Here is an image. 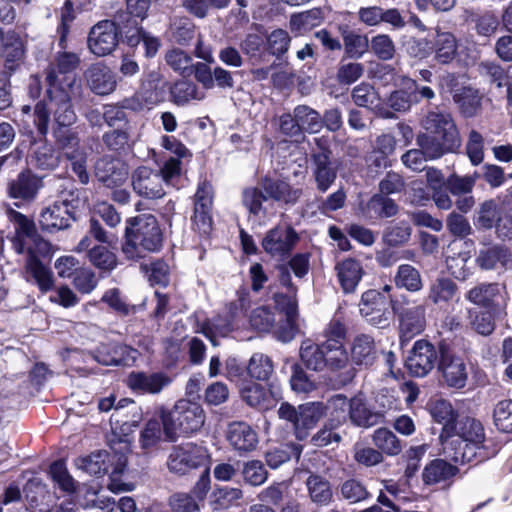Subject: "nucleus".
<instances>
[{"label":"nucleus","instance_id":"obj_1","mask_svg":"<svg viewBox=\"0 0 512 512\" xmlns=\"http://www.w3.org/2000/svg\"><path fill=\"white\" fill-rule=\"evenodd\" d=\"M484 439L481 423L473 418L456 419L454 424H445L440 434L443 455L455 463L470 462L475 448Z\"/></svg>","mask_w":512,"mask_h":512},{"label":"nucleus","instance_id":"obj_2","mask_svg":"<svg viewBox=\"0 0 512 512\" xmlns=\"http://www.w3.org/2000/svg\"><path fill=\"white\" fill-rule=\"evenodd\" d=\"M421 126L432 136L423 133L417 136L416 141L431 158H440L459 148V132L449 113L429 111L422 119Z\"/></svg>","mask_w":512,"mask_h":512},{"label":"nucleus","instance_id":"obj_3","mask_svg":"<svg viewBox=\"0 0 512 512\" xmlns=\"http://www.w3.org/2000/svg\"><path fill=\"white\" fill-rule=\"evenodd\" d=\"M163 242L162 231L155 216L142 214L127 220L122 253L128 260H139L146 253L157 252Z\"/></svg>","mask_w":512,"mask_h":512},{"label":"nucleus","instance_id":"obj_4","mask_svg":"<svg viewBox=\"0 0 512 512\" xmlns=\"http://www.w3.org/2000/svg\"><path fill=\"white\" fill-rule=\"evenodd\" d=\"M50 107L47 108L44 102H38L34 107L33 121L39 134L45 137L48 133V124L50 113H53L56 127L54 131L59 129H69L76 120L77 116L71 103V98L75 92L74 89H64L60 86L48 88Z\"/></svg>","mask_w":512,"mask_h":512},{"label":"nucleus","instance_id":"obj_5","mask_svg":"<svg viewBox=\"0 0 512 512\" xmlns=\"http://www.w3.org/2000/svg\"><path fill=\"white\" fill-rule=\"evenodd\" d=\"M205 411L196 402L178 400L169 411H162L163 433L168 441L174 442L181 436L197 433L204 425Z\"/></svg>","mask_w":512,"mask_h":512},{"label":"nucleus","instance_id":"obj_6","mask_svg":"<svg viewBox=\"0 0 512 512\" xmlns=\"http://www.w3.org/2000/svg\"><path fill=\"white\" fill-rule=\"evenodd\" d=\"M54 139L79 182L87 184L90 179L88 148L81 144L78 133L72 129H59L54 131Z\"/></svg>","mask_w":512,"mask_h":512},{"label":"nucleus","instance_id":"obj_7","mask_svg":"<svg viewBox=\"0 0 512 512\" xmlns=\"http://www.w3.org/2000/svg\"><path fill=\"white\" fill-rule=\"evenodd\" d=\"M210 456L207 449L193 442L175 445L167 458L169 472L177 475H185L191 470L209 465Z\"/></svg>","mask_w":512,"mask_h":512},{"label":"nucleus","instance_id":"obj_8","mask_svg":"<svg viewBox=\"0 0 512 512\" xmlns=\"http://www.w3.org/2000/svg\"><path fill=\"white\" fill-rule=\"evenodd\" d=\"M390 304H395L392 299L380 291L370 289L362 294L358 306L360 315L369 325L385 329L391 322Z\"/></svg>","mask_w":512,"mask_h":512},{"label":"nucleus","instance_id":"obj_9","mask_svg":"<svg viewBox=\"0 0 512 512\" xmlns=\"http://www.w3.org/2000/svg\"><path fill=\"white\" fill-rule=\"evenodd\" d=\"M8 214L11 220L17 225L18 234H22L25 238L22 240L23 243L17 247L19 254L24 252V246H27V259L34 258L40 260V257H49L51 255V244L35 234V227L32 221L20 212L12 209L8 210Z\"/></svg>","mask_w":512,"mask_h":512},{"label":"nucleus","instance_id":"obj_10","mask_svg":"<svg viewBox=\"0 0 512 512\" xmlns=\"http://www.w3.org/2000/svg\"><path fill=\"white\" fill-rule=\"evenodd\" d=\"M393 310L399 318L402 344L424 331L426 327V307L424 305L410 302H407L406 306L393 304Z\"/></svg>","mask_w":512,"mask_h":512},{"label":"nucleus","instance_id":"obj_11","mask_svg":"<svg viewBox=\"0 0 512 512\" xmlns=\"http://www.w3.org/2000/svg\"><path fill=\"white\" fill-rule=\"evenodd\" d=\"M120 32L115 22L102 20L89 32L87 44L90 52L97 57L110 55L118 46Z\"/></svg>","mask_w":512,"mask_h":512},{"label":"nucleus","instance_id":"obj_12","mask_svg":"<svg viewBox=\"0 0 512 512\" xmlns=\"http://www.w3.org/2000/svg\"><path fill=\"white\" fill-rule=\"evenodd\" d=\"M438 352L435 346L425 340H417L406 358L405 365L409 373L415 377H425L435 367Z\"/></svg>","mask_w":512,"mask_h":512},{"label":"nucleus","instance_id":"obj_13","mask_svg":"<svg viewBox=\"0 0 512 512\" xmlns=\"http://www.w3.org/2000/svg\"><path fill=\"white\" fill-rule=\"evenodd\" d=\"M74 200L63 198L46 206L40 213L39 224L43 230L52 232L68 228L74 220Z\"/></svg>","mask_w":512,"mask_h":512},{"label":"nucleus","instance_id":"obj_14","mask_svg":"<svg viewBox=\"0 0 512 512\" xmlns=\"http://www.w3.org/2000/svg\"><path fill=\"white\" fill-rule=\"evenodd\" d=\"M133 191L140 197L150 200L160 199L166 195V186L161 174L147 166L138 167L131 175Z\"/></svg>","mask_w":512,"mask_h":512},{"label":"nucleus","instance_id":"obj_15","mask_svg":"<svg viewBox=\"0 0 512 512\" xmlns=\"http://www.w3.org/2000/svg\"><path fill=\"white\" fill-rule=\"evenodd\" d=\"M79 57L75 53L63 52L56 57V67L52 68L46 77L49 87L60 86L64 89L76 90V76L74 70L79 65Z\"/></svg>","mask_w":512,"mask_h":512},{"label":"nucleus","instance_id":"obj_16","mask_svg":"<svg viewBox=\"0 0 512 512\" xmlns=\"http://www.w3.org/2000/svg\"><path fill=\"white\" fill-rule=\"evenodd\" d=\"M298 239V235L292 227L279 225L266 233L262 240V247L273 257H283L290 253Z\"/></svg>","mask_w":512,"mask_h":512},{"label":"nucleus","instance_id":"obj_17","mask_svg":"<svg viewBox=\"0 0 512 512\" xmlns=\"http://www.w3.org/2000/svg\"><path fill=\"white\" fill-rule=\"evenodd\" d=\"M226 439L229 445L239 455L256 450L259 444L257 431L251 425L243 421H234L228 425Z\"/></svg>","mask_w":512,"mask_h":512},{"label":"nucleus","instance_id":"obj_18","mask_svg":"<svg viewBox=\"0 0 512 512\" xmlns=\"http://www.w3.org/2000/svg\"><path fill=\"white\" fill-rule=\"evenodd\" d=\"M240 393L249 406L262 410L273 407L282 396L281 388L276 383H271L267 391L260 384L251 382L241 388Z\"/></svg>","mask_w":512,"mask_h":512},{"label":"nucleus","instance_id":"obj_19","mask_svg":"<svg viewBox=\"0 0 512 512\" xmlns=\"http://www.w3.org/2000/svg\"><path fill=\"white\" fill-rule=\"evenodd\" d=\"M97 179L107 187L121 186L128 178L127 165L119 159L103 157L95 165Z\"/></svg>","mask_w":512,"mask_h":512},{"label":"nucleus","instance_id":"obj_20","mask_svg":"<svg viewBox=\"0 0 512 512\" xmlns=\"http://www.w3.org/2000/svg\"><path fill=\"white\" fill-rule=\"evenodd\" d=\"M261 187L268 199L285 205H295L303 194L301 187L292 186L281 179L265 177L261 180Z\"/></svg>","mask_w":512,"mask_h":512},{"label":"nucleus","instance_id":"obj_21","mask_svg":"<svg viewBox=\"0 0 512 512\" xmlns=\"http://www.w3.org/2000/svg\"><path fill=\"white\" fill-rule=\"evenodd\" d=\"M127 385L134 391L142 394H159L168 387L172 379L165 373L132 372L127 377Z\"/></svg>","mask_w":512,"mask_h":512},{"label":"nucleus","instance_id":"obj_22","mask_svg":"<svg viewBox=\"0 0 512 512\" xmlns=\"http://www.w3.org/2000/svg\"><path fill=\"white\" fill-rule=\"evenodd\" d=\"M439 367L443 379L449 387L463 388L468 379L467 367L464 360L448 352H442Z\"/></svg>","mask_w":512,"mask_h":512},{"label":"nucleus","instance_id":"obj_23","mask_svg":"<svg viewBox=\"0 0 512 512\" xmlns=\"http://www.w3.org/2000/svg\"><path fill=\"white\" fill-rule=\"evenodd\" d=\"M352 99L357 106L367 108L381 118H393L392 112L385 106L374 87L368 83L355 86L352 90Z\"/></svg>","mask_w":512,"mask_h":512},{"label":"nucleus","instance_id":"obj_24","mask_svg":"<svg viewBox=\"0 0 512 512\" xmlns=\"http://www.w3.org/2000/svg\"><path fill=\"white\" fill-rule=\"evenodd\" d=\"M85 78L91 91L97 95H109L117 87L115 73L103 64L89 67L85 72Z\"/></svg>","mask_w":512,"mask_h":512},{"label":"nucleus","instance_id":"obj_25","mask_svg":"<svg viewBox=\"0 0 512 512\" xmlns=\"http://www.w3.org/2000/svg\"><path fill=\"white\" fill-rule=\"evenodd\" d=\"M111 448L114 450V457H117V461L113 464L108 488L113 493L131 491L133 489L131 484L123 483L117 479V476L122 474L126 468L127 455L131 452V444L127 439H120L118 442L112 443Z\"/></svg>","mask_w":512,"mask_h":512},{"label":"nucleus","instance_id":"obj_26","mask_svg":"<svg viewBox=\"0 0 512 512\" xmlns=\"http://www.w3.org/2000/svg\"><path fill=\"white\" fill-rule=\"evenodd\" d=\"M312 162V171L317 189L326 192L337 178V167L330 160L328 151L314 153Z\"/></svg>","mask_w":512,"mask_h":512},{"label":"nucleus","instance_id":"obj_27","mask_svg":"<svg viewBox=\"0 0 512 512\" xmlns=\"http://www.w3.org/2000/svg\"><path fill=\"white\" fill-rule=\"evenodd\" d=\"M275 304L286 315V324L276 331L277 339L284 343L290 342L294 339L298 331V326L296 324L297 302L294 300L293 296L276 294Z\"/></svg>","mask_w":512,"mask_h":512},{"label":"nucleus","instance_id":"obj_28","mask_svg":"<svg viewBox=\"0 0 512 512\" xmlns=\"http://www.w3.org/2000/svg\"><path fill=\"white\" fill-rule=\"evenodd\" d=\"M377 356L376 345L373 337L367 334L356 335L350 344V361L361 367L371 366Z\"/></svg>","mask_w":512,"mask_h":512},{"label":"nucleus","instance_id":"obj_29","mask_svg":"<svg viewBox=\"0 0 512 512\" xmlns=\"http://www.w3.org/2000/svg\"><path fill=\"white\" fill-rule=\"evenodd\" d=\"M42 186L41 179L29 171L21 172L8 183V194L11 198L33 200Z\"/></svg>","mask_w":512,"mask_h":512},{"label":"nucleus","instance_id":"obj_30","mask_svg":"<svg viewBox=\"0 0 512 512\" xmlns=\"http://www.w3.org/2000/svg\"><path fill=\"white\" fill-rule=\"evenodd\" d=\"M335 271L344 293H353L364 274L361 263L352 258H347L337 263Z\"/></svg>","mask_w":512,"mask_h":512},{"label":"nucleus","instance_id":"obj_31","mask_svg":"<svg viewBox=\"0 0 512 512\" xmlns=\"http://www.w3.org/2000/svg\"><path fill=\"white\" fill-rule=\"evenodd\" d=\"M136 351L116 343L102 344L95 351V360L100 364L109 365H126L130 359L135 358Z\"/></svg>","mask_w":512,"mask_h":512},{"label":"nucleus","instance_id":"obj_32","mask_svg":"<svg viewBox=\"0 0 512 512\" xmlns=\"http://www.w3.org/2000/svg\"><path fill=\"white\" fill-rule=\"evenodd\" d=\"M25 275L28 282L37 285L41 293L45 294L54 288L55 280L53 272L45 266L41 260L27 259L25 263Z\"/></svg>","mask_w":512,"mask_h":512},{"label":"nucleus","instance_id":"obj_33","mask_svg":"<svg viewBox=\"0 0 512 512\" xmlns=\"http://www.w3.org/2000/svg\"><path fill=\"white\" fill-rule=\"evenodd\" d=\"M298 420L296 437L303 440L308 435V430L325 415V408L322 403L312 402L298 407Z\"/></svg>","mask_w":512,"mask_h":512},{"label":"nucleus","instance_id":"obj_34","mask_svg":"<svg viewBox=\"0 0 512 512\" xmlns=\"http://www.w3.org/2000/svg\"><path fill=\"white\" fill-rule=\"evenodd\" d=\"M500 292L498 283H479L466 292L465 298L474 305L492 308L496 305Z\"/></svg>","mask_w":512,"mask_h":512},{"label":"nucleus","instance_id":"obj_35","mask_svg":"<svg viewBox=\"0 0 512 512\" xmlns=\"http://www.w3.org/2000/svg\"><path fill=\"white\" fill-rule=\"evenodd\" d=\"M398 205L386 195L378 193L373 195L362 208L363 216L369 219L390 218L398 213Z\"/></svg>","mask_w":512,"mask_h":512},{"label":"nucleus","instance_id":"obj_36","mask_svg":"<svg viewBox=\"0 0 512 512\" xmlns=\"http://www.w3.org/2000/svg\"><path fill=\"white\" fill-rule=\"evenodd\" d=\"M349 418L353 424L367 428L383 422V413L371 411L361 398L354 397L350 399Z\"/></svg>","mask_w":512,"mask_h":512},{"label":"nucleus","instance_id":"obj_37","mask_svg":"<svg viewBox=\"0 0 512 512\" xmlns=\"http://www.w3.org/2000/svg\"><path fill=\"white\" fill-rule=\"evenodd\" d=\"M457 468L442 459H436L427 464L422 472V480L425 485H435L446 482L454 477Z\"/></svg>","mask_w":512,"mask_h":512},{"label":"nucleus","instance_id":"obj_38","mask_svg":"<svg viewBox=\"0 0 512 512\" xmlns=\"http://www.w3.org/2000/svg\"><path fill=\"white\" fill-rule=\"evenodd\" d=\"M112 454L106 451H97L89 456L77 460V466L90 475H100L108 471V463L113 468V464L117 461L114 457V450L111 448Z\"/></svg>","mask_w":512,"mask_h":512},{"label":"nucleus","instance_id":"obj_39","mask_svg":"<svg viewBox=\"0 0 512 512\" xmlns=\"http://www.w3.org/2000/svg\"><path fill=\"white\" fill-rule=\"evenodd\" d=\"M323 344L304 340L300 346V358L304 365L311 370L321 372L326 369V358Z\"/></svg>","mask_w":512,"mask_h":512},{"label":"nucleus","instance_id":"obj_40","mask_svg":"<svg viewBox=\"0 0 512 512\" xmlns=\"http://www.w3.org/2000/svg\"><path fill=\"white\" fill-rule=\"evenodd\" d=\"M3 57L5 67L10 70H16L22 63L24 57V45L22 39L10 32L7 34L4 42Z\"/></svg>","mask_w":512,"mask_h":512},{"label":"nucleus","instance_id":"obj_41","mask_svg":"<svg viewBox=\"0 0 512 512\" xmlns=\"http://www.w3.org/2000/svg\"><path fill=\"white\" fill-rule=\"evenodd\" d=\"M432 51L435 53V58L439 63H450L456 56L457 42L449 32H438L436 34Z\"/></svg>","mask_w":512,"mask_h":512},{"label":"nucleus","instance_id":"obj_42","mask_svg":"<svg viewBox=\"0 0 512 512\" xmlns=\"http://www.w3.org/2000/svg\"><path fill=\"white\" fill-rule=\"evenodd\" d=\"M323 20L321 9L315 8L290 17L289 28L292 32L301 35L316 26H319Z\"/></svg>","mask_w":512,"mask_h":512},{"label":"nucleus","instance_id":"obj_43","mask_svg":"<svg viewBox=\"0 0 512 512\" xmlns=\"http://www.w3.org/2000/svg\"><path fill=\"white\" fill-rule=\"evenodd\" d=\"M457 285L449 278L435 279L429 286L428 299L438 305L449 302L457 293Z\"/></svg>","mask_w":512,"mask_h":512},{"label":"nucleus","instance_id":"obj_44","mask_svg":"<svg viewBox=\"0 0 512 512\" xmlns=\"http://www.w3.org/2000/svg\"><path fill=\"white\" fill-rule=\"evenodd\" d=\"M394 282L398 288H403L410 292L420 291L423 287L420 272L409 264H403L398 267Z\"/></svg>","mask_w":512,"mask_h":512},{"label":"nucleus","instance_id":"obj_45","mask_svg":"<svg viewBox=\"0 0 512 512\" xmlns=\"http://www.w3.org/2000/svg\"><path fill=\"white\" fill-rule=\"evenodd\" d=\"M296 121L301 131L308 133H317L323 126V121L320 114L306 105H299L294 109Z\"/></svg>","mask_w":512,"mask_h":512},{"label":"nucleus","instance_id":"obj_46","mask_svg":"<svg viewBox=\"0 0 512 512\" xmlns=\"http://www.w3.org/2000/svg\"><path fill=\"white\" fill-rule=\"evenodd\" d=\"M348 329L344 323L343 318L336 313L330 322L325 326L322 331L323 341L321 343L324 346L330 345H345L347 338Z\"/></svg>","mask_w":512,"mask_h":512},{"label":"nucleus","instance_id":"obj_47","mask_svg":"<svg viewBox=\"0 0 512 512\" xmlns=\"http://www.w3.org/2000/svg\"><path fill=\"white\" fill-rule=\"evenodd\" d=\"M372 440L381 453L396 456L402 451V444L398 437L387 428H378L374 431Z\"/></svg>","mask_w":512,"mask_h":512},{"label":"nucleus","instance_id":"obj_48","mask_svg":"<svg viewBox=\"0 0 512 512\" xmlns=\"http://www.w3.org/2000/svg\"><path fill=\"white\" fill-rule=\"evenodd\" d=\"M502 214L498 204L490 199L481 203L476 211L474 224L481 229H492Z\"/></svg>","mask_w":512,"mask_h":512},{"label":"nucleus","instance_id":"obj_49","mask_svg":"<svg viewBox=\"0 0 512 512\" xmlns=\"http://www.w3.org/2000/svg\"><path fill=\"white\" fill-rule=\"evenodd\" d=\"M306 486L312 502L319 505H327L332 499L330 483L321 476L310 475L306 480Z\"/></svg>","mask_w":512,"mask_h":512},{"label":"nucleus","instance_id":"obj_50","mask_svg":"<svg viewBox=\"0 0 512 512\" xmlns=\"http://www.w3.org/2000/svg\"><path fill=\"white\" fill-rule=\"evenodd\" d=\"M247 372L251 378L259 381H267L274 372V365L267 355L254 353L249 359Z\"/></svg>","mask_w":512,"mask_h":512},{"label":"nucleus","instance_id":"obj_51","mask_svg":"<svg viewBox=\"0 0 512 512\" xmlns=\"http://www.w3.org/2000/svg\"><path fill=\"white\" fill-rule=\"evenodd\" d=\"M350 400L342 394L331 397L324 406L325 414L329 415V424L332 426H340L346 421L347 412L349 413Z\"/></svg>","mask_w":512,"mask_h":512},{"label":"nucleus","instance_id":"obj_52","mask_svg":"<svg viewBox=\"0 0 512 512\" xmlns=\"http://www.w3.org/2000/svg\"><path fill=\"white\" fill-rule=\"evenodd\" d=\"M326 369L331 372L344 370L350 363L349 352L343 344L323 346Z\"/></svg>","mask_w":512,"mask_h":512},{"label":"nucleus","instance_id":"obj_53","mask_svg":"<svg viewBox=\"0 0 512 512\" xmlns=\"http://www.w3.org/2000/svg\"><path fill=\"white\" fill-rule=\"evenodd\" d=\"M302 453V446L299 444H286L273 448L266 452V462L269 467L276 469L287 462L292 456L299 459Z\"/></svg>","mask_w":512,"mask_h":512},{"label":"nucleus","instance_id":"obj_54","mask_svg":"<svg viewBox=\"0 0 512 512\" xmlns=\"http://www.w3.org/2000/svg\"><path fill=\"white\" fill-rule=\"evenodd\" d=\"M31 161L39 169L52 170L58 166L59 157L51 144L43 142L34 149Z\"/></svg>","mask_w":512,"mask_h":512},{"label":"nucleus","instance_id":"obj_55","mask_svg":"<svg viewBox=\"0 0 512 512\" xmlns=\"http://www.w3.org/2000/svg\"><path fill=\"white\" fill-rule=\"evenodd\" d=\"M454 101L465 116H473L480 107L481 98L477 90L463 87L455 93Z\"/></svg>","mask_w":512,"mask_h":512},{"label":"nucleus","instance_id":"obj_56","mask_svg":"<svg viewBox=\"0 0 512 512\" xmlns=\"http://www.w3.org/2000/svg\"><path fill=\"white\" fill-rule=\"evenodd\" d=\"M50 476L58 487L67 493H73L76 490V482L69 474L63 461H56L51 464L49 469Z\"/></svg>","mask_w":512,"mask_h":512},{"label":"nucleus","instance_id":"obj_57","mask_svg":"<svg viewBox=\"0 0 512 512\" xmlns=\"http://www.w3.org/2000/svg\"><path fill=\"white\" fill-rule=\"evenodd\" d=\"M89 261L98 269L113 270L117 266L116 255L104 246H95L88 252Z\"/></svg>","mask_w":512,"mask_h":512},{"label":"nucleus","instance_id":"obj_58","mask_svg":"<svg viewBox=\"0 0 512 512\" xmlns=\"http://www.w3.org/2000/svg\"><path fill=\"white\" fill-rule=\"evenodd\" d=\"M167 64L182 75L193 73L192 57L180 49H172L165 56Z\"/></svg>","mask_w":512,"mask_h":512},{"label":"nucleus","instance_id":"obj_59","mask_svg":"<svg viewBox=\"0 0 512 512\" xmlns=\"http://www.w3.org/2000/svg\"><path fill=\"white\" fill-rule=\"evenodd\" d=\"M269 200L266 193L259 187H249L244 189L242 193L243 205L248 209L250 214L258 216L262 211V202Z\"/></svg>","mask_w":512,"mask_h":512},{"label":"nucleus","instance_id":"obj_60","mask_svg":"<svg viewBox=\"0 0 512 512\" xmlns=\"http://www.w3.org/2000/svg\"><path fill=\"white\" fill-rule=\"evenodd\" d=\"M478 174L459 176L452 174L447 179V187L451 194L455 196L470 194L476 184Z\"/></svg>","mask_w":512,"mask_h":512},{"label":"nucleus","instance_id":"obj_61","mask_svg":"<svg viewBox=\"0 0 512 512\" xmlns=\"http://www.w3.org/2000/svg\"><path fill=\"white\" fill-rule=\"evenodd\" d=\"M242 474L246 483L260 486L267 480L268 472L259 460H251L244 464Z\"/></svg>","mask_w":512,"mask_h":512},{"label":"nucleus","instance_id":"obj_62","mask_svg":"<svg viewBox=\"0 0 512 512\" xmlns=\"http://www.w3.org/2000/svg\"><path fill=\"white\" fill-rule=\"evenodd\" d=\"M430 414L438 423L454 424L456 412L452 404L445 399H437L430 405Z\"/></svg>","mask_w":512,"mask_h":512},{"label":"nucleus","instance_id":"obj_63","mask_svg":"<svg viewBox=\"0 0 512 512\" xmlns=\"http://www.w3.org/2000/svg\"><path fill=\"white\" fill-rule=\"evenodd\" d=\"M494 422L499 430L512 433V400H502L494 408Z\"/></svg>","mask_w":512,"mask_h":512},{"label":"nucleus","instance_id":"obj_64","mask_svg":"<svg viewBox=\"0 0 512 512\" xmlns=\"http://www.w3.org/2000/svg\"><path fill=\"white\" fill-rule=\"evenodd\" d=\"M290 42L291 38L287 31L276 29L267 37V49L272 55L280 57L288 51Z\"/></svg>","mask_w":512,"mask_h":512}]
</instances>
